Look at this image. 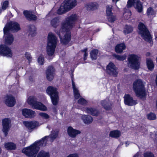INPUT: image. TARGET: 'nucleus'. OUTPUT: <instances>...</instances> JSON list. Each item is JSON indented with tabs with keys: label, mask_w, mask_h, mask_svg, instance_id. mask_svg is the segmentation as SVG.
Returning a JSON list of instances; mask_svg holds the SVG:
<instances>
[{
	"label": "nucleus",
	"mask_w": 157,
	"mask_h": 157,
	"mask_svg": "<svg viewBox=\"0 0 157 157\" xmlns=\"http://www.w3.org/2000/svg\"><path fill=\"white\" fill-rule=\"evenodd\" d=\"M101 104L103 107L106 110H109L111 108L112 105L111 103L108 98L106 99L101 101Z\"/></svg>",
	"instance_id": "b1692460"
},
{
	"label": "nucleus",
	"mask_w": 157,
	"mask_h": 157,
	"mask_svg": "<svg viewBox=\"0 0 157 157\" xmlns=\"http://www.w3.org/2000/svg\"><path fill=\"white\" fill-rule=\"evenodd\" d=\"M148 119L149 120H154L156 119V116L155 114L152 113H150L147 115Z\"/></svg>",
	"instance_id": "a18cd8bd"
},
{
	"label": "nucleus",
	"mask_w": 157,
	"mask_h": 157,
	"mask_svg": "<svg viewBox=\"0 0 157 157\" xmlns=\"http://www.w3.org/2000/svg\"><path fill=\"white\" fill-rule=\"evenodd\" d=\"M36 28L35 26L33 25L29 26V34L32 36H34L36 34Z\"/></svg>",
	"instance_id": "f704fd0d"
},
{
	"label": "nucleus",
	"mask_w": 157,
	"mask_h": 157,
	"mask_svg": "<svg viewBox=\"0 0 157 157\" xmlns=\"http://www.w3.org/2000/svg\"><path fill=\"white\" fill-rule=\"evenodd\" d=\"M155 39L157 40V35H155Z\"/></svg>",
	"instance_id": "bf43d9fd"
},
{
	"label": "nucleus",
	"mask_w": 157,
	"mask_h": 157,
	"mask_svg": "<svg viewBox=\"0 0 157 157\" xmlns=\"http://www.w3.org/2000/svg\"><path fill=\"white\" fill-rule=\"evenodd\" d=\"M55 70L52 66H49L47 68L46 74L47 79L49 81L52 80L55 75Z\"/></svg>",
	"instance_id": "f3484780"
},
{
	"label": "nucleus",
	"mask_w": 157,
	"mask_h": 157,
	"mask_svg": "<svg viewBox=\"0 0 157 157\" xmlns=\"http://www.w3.org/2000/svg\"><path fill=\"white\" fill-rule=\"evenodd\" d=\"M129 143L128 142V141H127L125 143V144H126V147H127L128 146L129 144Z\"/></svg>",
	"instance_id": "13d9d810"
},
{
	"label": "nucleus",
	"mask_w": 157,
	"mask_h": 157,
	"mask_svg": "<svg viewBox=\"0 0 157 157\" xmlns=\"http://www.w3.org/2000/svg\"><path fill=\"white\" fill-rule=\"evenodd\" d=\"M0 54L7 57H11L12 53L11 49L5 45L0 46Z\"/></svg>",
	"instance_id": "ddd939ff"
},
{
	"label": "nucleus",
	"mask_w": 157,
	"mask_h": 157,
	"mask_svg": "<svg viewBox=\"0 0 157 157\" xmlns=\"http://www.w3.org/2000/svg\"><path fill=\"white\" fill-rule=\"evenodd\" d=\"M154 140L155 142H157V133L155 134Z\"/></svg>",
	"instance_id": "4d7b16f0"
},
{
	"label": "nucleus",
	"mask_w": 157,
	"mask_h": 157,
	"mask_svg": "<svg viewBox=\"0 0 157 157\" xmlns=\"http://www.w3.org/2000/svg\"><path fill=\"white\" fill-rule=\"evenodd\" d=\"M9 3V2L7 1L4 2L2 5V9L4 10H6L8 7Z\"/></svg>",
	"instance_id": "3c124183"
},
{
	"label": "nucleus",
	"mask_w": 157,
	"mask_h": 157,
	"mask_svg": "<svg viewBox=\"0 0 157 157\" xmlns=\"http://www.w3.org/2000/svg\"><path fill=\"white\" fill-rule=\"evenodd\" d=\"M106 72L110 75L116 77L117 76L118 71L117 69L114 64L109 63L107 66Z\"/></svg>",
	"instance_id": "9b49d317"
},
{
	"label": "nucleus",
	"mask_w": 157,
	"mask_h": 157,
	"mask_svg": "<svg viewBox=\"0 0 157 157\" xmlns=\"http://www.w3.org/2000/svg\"><path fill=\"white\" fill-rule=\"evenodd\" d=\"M5 43L7 44H11L13 41V36L11 34H9V33L5 34Z\"/></svg>",
	"instance_id": "bb28decb"
},
{
	"label": "nucleus",
	"mask_w": 157,
	"mask_h": 157,
	"mask_svg": "<svg viewBox=\"0 0 157 157\" xmlns=\"http://www.w3.org/2000/svg\"><path fill=\"white\" fill-rule=\"evenodd\" d=\"M121 132L118 130H115L110 132L109 136L113 138H117L121 136Z\"/></svg>",
	"instance_id": "2f4dec72"
},
{
	"label": "nucleus",
	"mask_w": 157,
	"mask_h": 157,
	"mask_svg": "<svg viewBox=\"0 0 157 157\" xmlns=\"http://www.w3.org/2000/svg\"><path fill=\"white\" fill-rule=\"evenodd\" d=\"M44 58L43 56L41 55L38 59V62L39 63L40 65L44 64Z\"/></svg>",
	"instance_id": "de8ad7c7"
},
{
	"label": "nucleus",
	"mask_w": 157,
	"mask_h": 157,
	"mask_svg": "<svg viewBox=\"0 0 157 157\" xmlns=\"http://www.w3.org/2000/svg\"><path fill=\"white\" fill-rule=\"evenodd\" d=\"M147 14L149 17H151V16H154L155 14L154 10L152 7L148 8L147 10Z\"/></svg>",
	"instance_id": "58836bf2"
},
{
	"label": "nucleus",
	"mask_w": 157,
	"mask_h": 157,
	"mask_svg": "<svg viewBox=\"0 0 157 157\" xmlns=\"http://www.w3.org/2000/svg\"><path fill=\"white\" fill-rule=\"evenodd\" d=\"M37 157H50L49 153L41 150L38 153Z\"/></svg>",
	"instance_id": "e433bc0d"
},
{
	"label": "nucleus",
	"mask_w": 157,
	"mask_h": 157,
	"mask_svg": "<svg viewBox=\"0 0 157 157\" xmlns=\"http://www.w3.org/2000/svg\"><path fill=\"white\" fill-rule=\"evenodd\" d=\"M11 122L10 119L8 118H5L2 120V131L5 136H7L11 127Z\"/></svg>",
	"instance_id": "1a4fd4ad"
},
{
	"label": "nucleus",
	"mask_w": 157,
	"mask_h": 157,
	"mask_svg": "<svg viewBox=\"0 0 157 157\" xmlns=\"http://www.w3.org/2000/svg\"><path fill=\"white\" fill-rule=\"evenodd\" d=\"M72 83L75 98L78 99L80 97V96L79 92V90L76 88L75 86V83L74 82L72 78Z\"/></svg>",
	"instance_id": "c85d7f7f"
},
{
	"label": "nucleus",
	"mask_w": 157,
	"mask_h": 157,
	"mask_svg": "<svg viewBox=\"0 0 157 157\" xmlns=\"http://www.w3.org/2000/svg\"><path fill=\"white\" fill-rule=\"evenodd\" d=\"M23 115L25 117L32 118L36 116V113L32 110L27 109H24L22 110Z\"/></svg>",
	"instance_id": "6ab92c4d"
},
{
	"label": "nucleus",
	"mask_w": 157,
	"mask_h": 157,
	"mask_svg": "<svg viewBox=\"0 0 157 157\" xmlns=\"http://www.w3.org/2000/svg\"><path fill=\"white\" fill-rule=\"evenodd\" d=\"M39 115L44 119H47L49 118V116L45 113H39Z\"/></svg>",
	"instance_id": "49530a36"
},
{
	"label": "nucleus",
	"mask_w": 157,
	"mask_h": 157,
	"mask_svg": "<svg viewBox=\"0 0 157 157\" xmlns=\"http://www.w3.org/2000/svg\"><path fill=\"white\" fill-rule=\"evenodd\" d=\"M112 6L111 5H108L106 6V13L107 16L113 14L112 12Z\"/></svg>",
	"instance_id": "c03bdc74"
},
{
	"label": "nucleus",
	"mask_w": 157,
	"mask_h": 157,
	"mask_svg": "<svg viewBox=\"0 0 157 157\" xmlns=\"http://www.w3.org/2000/svg\"><path fill=\"white\" fill-rule=\"evenodd\" d=\"M25 56L26 58L29 60V63L31 61L32 57L30 54L26 52L25 54Z\"/></svg>",
	"instance_id": "603ef678"
},
{
	"label": "nucleus",
	"mask_w": 157,
	"mask_h": 157,
	"mask_svg": "<svg viewBox=\"0 0 157 157\" xmlns=\"http://www.w3.org/2000/svg\"><path fill=\"white\" fill-rule=\"evenodd\" d=\"M86 101L83 98H80L78 101V103L82 105L86 104Z\"/></svg>",
	"instance_id": "8fccbe9b"
},
{
	"label": "nucleus",
	"mask_w": 157,
	"mask_h": 157,
	"mask_svg": "<svg viewBox=\"0 0 157 157\" xmlns=\"http://www.w3.org/2000/svg\"><path fill=\"white\" fill-rule=\"evenodd\" d=\"M23 13L26 18L29 20L34 21L36 19V16L33 14L31 12L25 11L23 12Z\"/></svg>",
	"instance_id": "412c9836"
},
{
	"label": "nucleus",
	"mask_w": 157,
	"mask_h": 157,
	"mask_svg": "<svg viewBox=\"0 0 157 157\" xmlns=\"http://www.w3.org/2000/svg\"><path fill=\"white\" fill-rule=\"evenodd\" d=\"M59 23V19L58 17H56L53 19L51 21V25L54 28L58 26Z\"/></svg>",
	"instance_id": "473e14b6"
},
{
	"label": "nucleus",
	"mask_w": 157,
	"mask_h": 157,
	"mask_svg": "<svg viewBox=\"0 0 157 157\" xmlns=\"http://www.w3.org/2000/svg\"><path fill=\"white\" fill-rule=\"evenodd\" d=\"M132 28L130 26L126 25L124 27V32L125 34H128L132 32Z\"/></svg>",
	"instance_id": "ea45409f"
},
{
	"label": "nucleus",
	"mask_w": 157,
	"mask_h": 157,
	"mask_svg": "<svg viewBox=\"0 0 157 157\" xmlns=\"http://www.w3.org/2000/svg\"><path fill=\"white\" fill-rule=\"evenodd\" d=\"M87 51V49L85 48L83 50H82L81 51L82 52H84V60H86V56H87V53H86V51Z\"/></svg>",
	"instance_id": "864d4df0"
},
{
	"label": "nucleus",
	"mask_w": 157,
	"mask_h": 157,
	"mask_svg": "<svg viewBox=\"0 0 157 157\" xmlns=\"http://www.w3.org/2000/svg\"><path fill=\"white\" fill-rule=\"evenodd\" d=\"M5 104L10 107L13 106L16 103L15 99L12 95H7L4 98Z\"/></svg>",
	"instance_id": "2eb2a0df"
},
{
	"label": "nucleus",
	"mask_w": 157,
	"mask_h": 157,
	"mask_svg": "<svg viewBox=\"0 0 157 157\" xmlns=\"http://www.w3.org/2000/svg\"><path fill=\"white\" fill-rule=\"evenodd\" d=\"M77 19L76 14H74L66 18L65 22L62 23L59 32H56L58 35L61 43L67 44L71 40V33L69 30L74 27Z\"/></svg>",
	"instance_id": "f03ea898"
},
{
	"label": "nucleus",
	"mask_w": 157,
	"mask_h": 157,
	"mask_svg": "<svg viewBox=\"0 0 157 157\" xmlns=\"http://www.w3.org/2000/svg\"><path fill=\"white\" fill-rule=\"evenodd\" d=\"M66 6L64 3L62 4L59 8L57 10L58 14H62L70 10Z\"/></svg>",
	"instance_id": "a878e982"
},
{
	"label": "nucleus",
	"mask_w": 157,
	"mask_h": 157,
	"mask_svg": "<svg viewBox=\"0 0 157 157\" xmlns=\"http://www.w3.org/2000/svg\"><path fill=\"white\" fill-rule=\"evenodd\" d=\"M67 157H78V156L76 154H72L70 155Z\"/></svg>",
	"instance_id": "5fc2aeb1"
},
{
	"label": "nucleus",
	"mask_w": 157,
	"mask_h": 157,
	"mask_svg": "<svg viewBox=\"0 0 157 157\" xmlns=\"http://www.w3.org/2000/svg\"><path fill=\"white\" fill-rule=\"evenodd\" d=\"M36 98L33 96H30L28 98L27 102L28 103L32 106L35 104L36 101Z\"/></svg>",
	"instance_id": "c9c22d12"
},
{
	"label": "nucleus",
	"mask_w": 157,
	"mask_h": 157,
	"mask_svg": "<svg viewBox=\"0 0 157 157\" xmlns=\"http://www.w3.org/2000/svg\"><path fill=\"white\" fill-rule=\"evenodd\" d=\"M126 48L125 44L124 43L117 44L115 47V51L117 53L122 52Z\"/></svg>",
	"instance_id": "7c9ffc66"
},
{
	"label": "nucleus",
	"mask_w": 157,
	"mask_h": 157,
	"mask_svg": "<svg viewBox=\"0 0 157 157\" xmlns=\"http://www.w3.org/2000/svg\"><path fill=\"white\" fill-rule=\"evenodd\" d=\"M86 7L88 10H94L97 9L98 6L96 2H90L87 4Z\"/></svg>",
	"instance_id": "393cba45"
},
{
	"label": "nucleus",
	"mask_w": 157,
	"mask_h": 157,
	"mask_svg": "<svg viewBox=\"0 0 157 157\" xmlns=\"http://www.w3.org/2000/svg\"><path fill=\"white\" fill-rule=\"evenodd\" d=\"M23 124L28 129L32 130L39 125V122L36 121H25Z\"/></svg>",
	"instance_id": "dca6fc26"
},
{
	"label": "nucleus",
	"mask_w": 157,
	"mask_h": 157,
	"mask_svg": "<svg viewBox=\"0 0 157 157\" xmlns=\"http://www.w3.org/2000/svg\"><path fill=\"white\" fill-rule=\"evenodd\" d=\"M147 65L148 69L151 71L153 69L154 65L152 60L150 59H147Z\"/></svg>",
	"instance_id": "72a5a7b5"
},
{
	"label": "nucleus",
	"mask_w": 157,
	"mask_h": 157,
	"mask_svg": "<svg viewBox=\"0 0 157 157\" xmlns=\"http://www.w3.org/2000/svg\"><path fill=\"white\" fill-rule=\"evenodd\" d=\"M113 56L117 60H124L126 59V57L125 56H120L115 54H113Z\"/></svg>",
	"instance_id": "79ce46f5"
},
{
	"label": "nucleus",
	"mask_w": 157,
	"mask_h": 157,
	"mask_svg": "<svg viewBox=\"0 0 157 157\" xmlns=\"http://www.w3.org/2000/svg\"><path fill=\"white\" fill-rule=\"evenodd\" d=\"M58 41L57 39L53 33H48L47 52L49 56H52L54 54Z\"/></svg>",
	"instance_id": "7ed1b4c3"
},
{
	"label": "nucleus",
	"mask_w": 157,
	"mask_h": 157,
	"mask_svg": "<svg viewBox=\"0 0 157 157\" xmlns=\"http://www.w3.org/2000/svg\"><path fill=\"white\" fill-rule=\"evenodd\" d=\"M140 57L136 55H129L128 57V67L135 70L139 68L140 65Z\"/></svg>",
	"instance_id": "423d86ee"
},
{
	"label": "nucleus",
	"mask_w": 157,
	"mask_h": 157,
	"mask_svg": "<svg viewBox=\"0 0 157 157\" xmlns=\"http://www.w3.org/2000/svg\"><path fill=\"white\" fill-rule=\"evenodd\" d=\"M67 131L69 136L73 138H75L77 135L80 134L81 133L80 131L74 129L71 126L68 128Z\"/></svg>",
	"instance_id": "a211bd4d"
},
{
	"label": "nucleus",
	"mask_w": 157,
	"mask_h": 157,
	"mask_svg": "<svg viewBox=\"0 0 157 157\" xmlns=\"http://www.w3.org/2000/svg\"><path fill=\"white\" fill-rule=\"evenodd\" d=\"M81 118L83 122L86 124H89L91 123L93 121V118L89 116L85 115H82Z\"/></svg>",
	"instance_id": "cd10ccee"
},
{
	"label": "nucleus",
	"mask_w": 157,
	"mask_h": 157,
	"mask_svg": "<svg viewBox=\"0 0 157 157\" xmlns=\"http://www.w3.org/2000/svg\"><path fill=\"white\" fill-rule=\"evenodd\" d=\"M33 107L35 109L42 111H46L47 110V107L41 102L36 101L33 105Z\"/></svg>",
	"instance_id": "aec40b11"
},
{
	"label": "nucleus",
	"mask_w": 157,
	"mask_h": 157,
	"mask_svg": "<svg viewBox=\"0 0 157 157\" xmlns=\"http://www.w3.org/2000/svg\"><path fill=\"white\" fill-rule=\"evenodd\" d=\"M98 53V51L97 49L93 50L91 52L90 56L92 59L95 60L97 59Z\"/></svg>",
	"instance_id": "4c0bfd02"
},
{
	"label": "nucleus",
	"mask_w": 157,
	"mask_h": 157,
	"mask_svg": "<svg viewBox=\"0 0 157 157\" xmlns=\"http://www.w3.org/2000/svg\"><path fill=\"white\" fill-rule=\"evenodd\" d=\"M133 89L137 96L141 98H145L146 94L143 82L141 79H137L133 83Z\"/></svg>",
	"instance_id": "20e7f679"
},
{
	"label": "nucleus",
	"mask_w": 157,
	"mask_h": 157,
	"mask_svg": "<svg viewBox=\"0 0 157 157\" xmlns=\"http://www.w3.org/2000/svg\"><path fill=\"white\" fill-rule=\"evenodd\" d=\"M4 146L5 148L8 150H14L16 148V144L12 142L5 143Z\"/></svg>",
	"instance_id": "c756f323"
},
{
	"label": "nucleus",
	"mask_w": 157,
	"mask_h": 157,
	"mask_svg": "<svg viewBox=\"0 0 157 157\" xmlns=\"http://www.w3.org/2000/svg\"><path fill=\"white\" fill-rule=\"evenodd\" d=\"M84 111L87 113L91 114L92 116H97L99 114V111L95 108H86Z\"/></svg>",
	"instance_id": "4be33fe9"
},
{
	"label": "nucleus",
	"mask_w": 157,
	"mask_h": 157,
	"mask_svg": "<svg viewBox=\"0 0 157 157\" xmlns=\"http://www.w3.org/2000/svg\"><path fill=\"white\" fill-rule=\"evenodd\" d=\"M20 29L19 25L16 22L10 21L6 24L4 28V33L6 34L9 32L10 30L17 32Z\"/></svg>",
	"instance_id": "6e6552de"
},
{
	"label": "nucleus",
	"mask_w": 157,
	"mask_h": 157,
	"mask_svg": "<svg viewBox=\"0 0 157 157\" xmlns=\"http://www.w3.org/2000/svg\"><path fill=\"white\" fill-rule=\"evenodd\" d=\"M140 153L138 152L133 157H140Z\"/></svg>",
	"instance_id": "6e6d98bb"
},
{
	"label": "nucleus",
	"mask_w": 157,
	"mask_h": 157,
	"mask_svg": "<svg viewBox=\"0 0 157 157\" xmlns=\"http://www.w3.org/2000/svg\"><path fill=\"white\" fill-rule=\"evenodd\" d=\"M131 15V11L129 10H127L126 12L123 14V16L125 19L127 20L130 17Z\"/></svg>",
	"instance_id": "a19ab883"
},
{
	"label": "nucleus",
	"mask_w": 157,
	"mask_h": 157,
	"mask_svg": "<svg viewBox=\"0 0 157 157\" xmlns=\"http://www.w3.org/2000/svg\"><path fill=\"white\" fill-rule=\"evenodd\" d=\"M64 3L70 10L76 5L77 1L76 0H67L65 1Z\"/></svg>",
	"instance_id": "5701e85b"
},
{
	"label": "nucleus",
	"mask_w": 157,
	"mask_h": 157,
	"mask_svg": "<svg viewBox=\"0 0 157 157\" xmlns=\"http://www.w3.org/2000/svg\"><path fill=\"white\" fill-rule=\"evenodd\" d=\"M144 157H154V154L151 152H147L144 153Z\"/></svg>",
	"instance_id": "09e8293b"
},
{
	"label": "nucleus",
	"mask_w": 157,
	"mask_h": 157,
	"mask_svg": "<svg viewBox=\"0 0 157 157\" xmlns=\"http://www.w3.org/2000/svg\"><path fill=\"white\" fill-rule=\"evenodd\" d=\"M133 4L135 8L140 13L142 11V5L139 0H128L127 6L128 8H130Z\"/></svg>",
	"instance_id": "9d476101"
},
{
	"label": "nucleus",
	"mask_w": 157,
	"mask_h": 157,
	"mask_svg": "<svg viewBox=\"0 0 157 157\" xmlns=\"http://www.w3.org/2000/svg\"><path fill=\"white\" fill-rule=\"evenodd\" d=\"M46 92L50 96L53 104L56 105L59 100L58 92L57 89L52 86H50L47 88Z\"/></svg>",
	"instance_id": "0eeeda50"
},
{
	"label": "nucleus",
	"mask_w": 157,
	"mask_h": 157,
	"mask_svg": "<svg viewBox=\"0 0 157 157\" xmlns=\"http://www.w3.org/2000/svg\"><path fill=\"white\" fill-rule=\"evenodd\" d=\"M107 18L109 21L111 22H114L116 19L115 16L113 14L107 15Z\"/></svg>",
	"instance_id": "37998d69"
},
{
	"label": "nucleus",
	"mask_w": 157,
	"mask_h": 157,
	"mask_svg": "<svg viewBox=\"0 0 157 157\" xmlns=\"http://www.w3.org/2000/svg\"><path fill=\"white\" fill-rule=\"evenodd\" d=\"M138 28L140 30L139 33L141 35L142 37L145 40L149 42L151 46L153 44L151 37L149 31L145 25L144 24L140 23H139Z\"/></svg>",
	"instance_id": "39448f33"
},
{
	"label": "nucleus",
	"mask_w": 157,
	"mask_h": 157,
	"mask_svg": "<svg viewBox=\"0 0 157 157\" xmlns=\"http://www.w3.org/2000/svg\"><path fill=\"white\" fill-rule=\"evenodd\" d=\"M0 54L7 57H11L12 53L11 49L5 45L0 46Z\"/></svg>",
	"instance_id": "f8f14e48"
},
{
	"label": "nucleus",
	"mask_w": 157,
	"mask_h": 157,
	"mask_svg": "<svg viewBox=\"0 0 157 157\" xmlns=\"http://www.w3.org/2000/svg\"><path fill=\"white\" fill-rule=\"evenodd\" d=\"M124 98L125 104L128 106H133L137 104L136 101L134 100L132 97L129 94H125Z\"/></svg>",
	"instance_id": "4468645a"
},
{
	"label": "nucleus",
	"mask_w": 157,
	"mask_h": 157,
	"mask_svg": "<svg viewBox=\"0 0 157 157\" xmlns=\"http://www.w3.org/2000/svg\"><path fill=\"white\" fill-rule=\"evenodd\" d=\"M58 131H52L49 136H46L42 139L27 147L24 148L22 152L28 156L36 157L40 147H44L47 144L52 143L57 136Z\"/></svg>",
	"instance_id": "f257e3e1"
}]
</instances>
